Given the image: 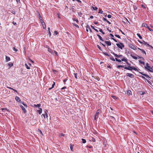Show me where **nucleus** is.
<instances>
[{"label": "nucleus", "mask_w": 153, "mask_h": 153, "mask_svg": "<svg viewBox=\"0 0 153 153\" xmlns=\"http://www.w3.org/2000/svg\"><path fill=\"white\" fill-rule=\"evenodd\" d=\"M142 27H148L147 25L145 23H143L142 25Z\"/></svg>", "instance_id": "obj_17"}, {"label": "nucleus", "mask_w": 153, "mask_h": 153, "mask_svg": "<svg viewBox=\"0 0 153 153\" xmlns=\"http://www.w3.org/2000/svg\"><path fill=\"white\" fill-rule=\"evenodd\" d=\"M42 108H39V109L37 111V112L39 113V114H40L42 113Z\"/></svg>", "instance_id": "obj_14"}, {"label": "nucleus", "mask_w": 153, "mask_h": 153, "mask_svg": "<svg viewBox=\"0 0 153 153\" xmlns=\"http://www.w3.org/2000/svg\"><path fill=\"white\" fill-rule=\"evenodd\" d=\"M145 68L147 70L153 72V66L151 67L149 66V63H146V66H145Z\"/></svg>", "instance_id": "obj_1"}, {"label": "nucleus", "mask_w": 153, "mask_h": 153, "mask_svg": "<svg viewBox=\"0 0 153 153\" xmlns=\"http://www.w3.org/2000/svg\"><path fill=\"white\" fill-rule=\"evenodd\" d=\"M13 49L15 52H17L18 51V50L16 49L15 47H13Z\"/></svg>", "instance_id": "obj_44"}, {"label": "nucleus", "mask_w": 153, "mask_h": 153, "mask_svg": "<svg viewBox=\"0 0 153 153\" xmlns=\"http://www.w3.org/2000/svg\"><path fill=\"white\" fill-rule=\"evenodd\" d=\"M140 58L142 60H144V59L143 57H140V56L138 57V59Z\"/></svg>", "instance_id": "obj_58"}, {"label": "nucleus", "mask_w": 153, "mask_h": 153, "mask_svg": "<svg viewBox=\"0 0 153 153\" xmlns=\"http://www.w3.org/2000/svg\"><path fill=\"white\" fill-rule=\"evenodd\" d=\"M55 85V82H53V84L52 86V88H54V85Z\"/></svg>", "instance_id": "obj_53"}, {"label": "nucleus", "mask_w": 153, "mask_h": 153, "mask_svg": "<svg viewBox=\"0 0 153 153\" xmlns=\"http://www.w3.org/2000/svg\"><path fill=\"white\" fill-rule=\"evenodd\" d=\"M103 53L104 54V55H105V56H110V55L107 53L105 52H103Z\"/></svg>", "instance_id": "obj_29"}, {"label": "nucleus", "mask_w": 153, "mask_h": 153, "mask_svg": "<svg viewBox=\"0 0 153 153\" xmlns=\"http://www.w3.org/2000/svg\"><path fill=\"white\" fill-rule=\"evenodd\" d=\"M48 33H49V36H51V33L50 31H48Z\"/></svg>", "instance_id": "obj_56"}, {"label": "nucleus", "mask_w": 153, "mask_h": 153, "mask_svg": "<svg viewBox=\"0 0 153 153\" xmlns=\"http://www.w3.org/2000/svg\"><path fill=\"white\" fill-rule=\"evenodd\" d=\"M131 92L129 90L128 91V95H130L131 94Z\"/></svg>", "instance_id": "obj_51"}, {"label": "nucleus", "mask_w": 153, "mask_h": 153, "mask_svg": "<svg viewBox=\"0 0 153 153\" xmlns=\"http://www.w3.org/2000/svg\"><path fill=\"white\" fill-rule=\"evenodd\" d=\"M137 36L139 37V38L140 39H142V37L140 35L139 33H137Z\"/></svg>", "instance_id": "obj_20"}, {"label": "nucleus", "mask_w": 153, "mask_h": 153, "mask_svg": "<svg viewBox=\"0 0 153 153\" xmlns=\"http://www.w3.org/2000/svg\"><path fill=\"white\" fill-rule=\"evenodd\" d=\"M102 20L104 21H106V22H107L108 20L106 18H104V17L103 18Z\"/></svg>", "instance_id": "obj_46"}, {"label": "nucleus", "mask_w": 153, "mask_h": 153, "mask_svg": "<svg viewBox=\"0 0 153 153\" xmlns=\"http://www.w3.org/2000/svg\"><path fill=\"white\" fill-rule=\"evenodd\" d=\"M98 8L97 7H94L92 6L91 7V9L94 10H97V9Z\"/></svg>", "instance_id": "obj_19"}, {"label": "nucleus", "mask_w": 153, "mask_h": 153, "mask_svg": "<svg viewBox=\"0 0 153 153\" xmlns=\"http://www.w3.org/2000/svg\"><path fill=\"white\" fill-rule=\"evenodd\" d=\"M73 20L74 21H75L76 22V23L78 24L79 23V21L77 19H73Z\"/></svg>", "instance_id": "obj_27"}, {"label": "nucleus", "mask_w": 153, "mask_h": 153, "mask_svg": "<svg viewBox=\"0 0 153 153\" xmlns=\"http://www.w3.org/2000/svg\"><path fill=\"white\" fill-rule=\"evenodd\" d=\"M48 112V111L47 110H46L45 111V114L47 118L48 117V115L47 114V113Z\"/></svg>", "instance_id": "obj_37"}, {"label": "nucleus", "mask_w": 153, "mask_h": 153, "mask_svg": "<svg viewBox=\"0 0 153 153\" xmlns=\"http://www.w3.org/2000/svg\"><path fill=\"white\" fill-rule=\"evenodd\" d=\"M13 65V63L12 62H10L8 64V65L10 67L12 66Z\"/></svg>", "instance_id": "obj_25"}, {"label": "nucleus", "mask_w": 153, "mask_h": 153, "mask_svg": "<svg viewBox=\"0 0 153 153\" xmlns=\"http://www.w3.org/2000/svg\"><path fill=\"white\" fill-rule=\"evenodd\" d=\"M110 35L112 37V38H113L114 37V35L111 33H110Z\"/></svg>", "instance_id": "obj_62"}, {"label": "nucleus", "mask_w": 153, "mask_h": 153, "mask_svg": "<svg viewBox=\"0 0 153 153\" xmlns=\"http://www.w3.org/2000/svg\"><path fill=\"white\" fill-rule=\"evenodd\" d=\"M54 34L55 35H56L58 34V32L57 31H55L54 32Z\"/></svg>", "instance_id": "obj_54"}, {"label": "nucleus", "mask_w": 153, "mask_h": 153, "mask_svg": "<svg viewBox=\"0 0 153 153\" xmlns=\"http://www.w3.org/2000/svg\"><path fill=\"white\" fill-rule=\"evenodd\" d=\"M15 99L17 101L19 102H20L21 101V100L17 96H16L15 97Z\"/></svg>", "instance_id": "obj_10"}, {"label": "nucleus", "mask_w": 153, "mask_h": 153, "mask_svg": "<svg viewBox=\"0 0 153 153\" xmlns=\"http://www.w3.org/2000/svg\"><path fill=\"white\" fill-rule=\"evenodd\" d=\"M82 143H86V140H85V139H83V138H82Z\"/></svg>", "instance_id": "obj_28"}, {"label": "nucleus", "mask_w": 153, "mask_h": 153, "mask_svg": "<svg viewBox=\"0 0 153 153\" xmlns=\"http://www.w3.org/2000/svg\"><path fill=\"white\" fill-rule=\"evenodd\" d=\"M99 13H100L102 14L103 13V11L100 8L99 9Z\"/></svg>", "instance_id": "obj_31"}, {"label": "nucleus", "mask_w": 153, "mask_h": 153, "mask_svg": "<svg viewBox=\"0 0 153 153\" xmlns=\"http://www.w3.org/2000/svg\"><path fill=\"white\" fill-rule=\"evenodd\" d=\"M13 24L14 25H15L16 24V22H14V21H13Z\"/></svg>", "instance_id": "obj_64"}, {"label": "nucleus", "mask_w": 153, "mask_h": 153, "mask_svg": "<svg viewBox=\"0 0 153 153\" xmlns=\"http://www.w3.org/2000/svg\"><path fill=\"white\" fill-rule=\"evenodd\" d=\"M122 61H124L126 62L127 61V60L126 59L124 58L121 59Z\"/></svg>", "instance_id": "obj_22"}, {"label": "nucleus", "mask_w": 153, "mask_h": 153, "mask_svg": "<svg viewBox=\"0 0 153 153\" xmlns=\"http://www.w3.org/2000/svg\"><path fill=\"white\" fill-rule=\"evenodd\" d=\"M127 76H128L131 78H133L134 77V75L131 74L127 73L126 74Z\"/></svg>", "instance_id": "obj_7"}, {"label": "nucleus", "mask_w": 153, "mask_h": 153, "mask_svg": "<svg viewBox=\"0 0 153 153\" xmlns=\"http://www.w3.org/2000/svg\"><path fill=\"white\" fill-rule=\"evenodd\" d=\"M141 51L143 53H144L145 55H146V53L143 49H142V50H141Z\"/></svg>", "instance_id": "obj_35"}, {"label": "nucleus", "mask_w": 153, "mask_h": 153, "mask_svg": "<svg viewBox=\"0 0 153 153\" xmlns=\"http://www.w3.org/2000/svg\"><path fill=\"white\" fill-rule=\"evenodd\" d=\"M6 62H7L9 61H10V57L9 56H6Z\"/></svg>", "instance_id": "obj_12"}, {"label": "nucleus", "mask_w": 153, "mask_h": 153, "mask_svg": "<svg viewBox=\"0 0 153 153\" xmlns=\"http://www.w3.org/2000/svg\"><path fill=\"white\" fill-rule=\"evenodd\" d=\"M107 17L108 18H110L111 17V15L109 14L107 16Z\"/></svg>", "instance_id": "obj_49"}, {"label": "nucleus", "mask_w": 153, "mask_h": 153, "mask_svg": "<svg viewBox=\"0 0 153 153\" xmlns=\"http://www.w3.org/2000/svg\"><path fill=\"white\" fill-rule=\"evenodd\" d=\"M127 64L128 65V66H130L131 65V64L129 63L128 62V61H127V62H126Z\"/></svg>", "instance_id": "obj_50"}, {"label": "nucleus", "mask_w": 153, "mask_h": 153, "mask_svg": "<svg viewBox=\"0 0 153 153\" xmlns=\"http://www.w3.org/2000/svg\"><path fill=\"white\" fill-rule=\"evenodd\" d=\"M99 111H100L99 109H98L97 111L95 114V117H94V120H96V119H97L98 117V115L99 114Z\"/></svg>", "instance_id": "obj_5"}, {"label": "nucleus", "mask_w": 153, "mask_h": 153, "mask_svg": "<svg viewBox=\"0 0 153 153\" xmlns=\"http://www.w3.org/2000/svg\"><path fill=\"white\" fill-rule=\"evenodd\" d=\"M65 136V134L63 133H61L59 134V136Z\"/></svg>", "instance_id": "obj_48"}, {"label": "nucleus", "mask_w": 153, "mask_h": 153, "mask_svg": "<svg viewBox=\"0 0 153 153\" xmlns=\"http://www.w3.org/2000/svg\"><path fill=\"white\" fill-rule=\"evenodd\" d=\"M47 48H48V51L50 52L52 54L53 52V50L50 48H49L48 47Z\"/></svg>", "instance_id": "obj_16"}, {"label": "nucleus", "mask_w": 153, "mask_h": 153, "mask_svg": "<svg viewBox=\"0 0 153 153\" xmlns=\"http://www.w3.org/2000/svg\"><path fill=\"white\" fill-rule=\"evenodd\" d=\"M128 47L134 50H136L137 49V48H136V47L135 46L131 44H129Z\"/></svg>", "instance_id": "obj_4"}, {"label": "nucleus", "mask_w": 153, "mask_h": 153, "mask_svg": "<svg viewBox=\"0 0 153 153\" xmlns=\"http://www.w3.org/2000/svg\"><path fill=\"white\" fill-rule=\"evenodd\" d=\"M131 57H132L134 59H137V57L136 56H134L132 54L131 55Z\"/></svg>", "instance_id": "obj_23"}, {"label": "nucleus", "mask_w": 153, "mask_h": 153, "mask_svg": "<svg viewBox=\"0 0 153 153\" xmlns=\"http://www.w3.org/2000/svg\"><path fill=\"white\" fill-rule=\"evenodd\" d=\"M20 107H21V108H22V110L24 112V113H26V110L25 109V108H24L22 105H20Z\"/></svg>", "instance_id": "obj_9"}, {"label": "nucleus", "mask_w": 153, "mask_h": 153, "mask_svg": "<svg viewBox=\"0 0 153 153\" xmlns=\"http://www.w3.org/2000/svg\"><path fill=\"white\" fill-rule=\"evenodd\" d=\"M70 145L71 146H70V148L71 150L72 151H73V146H74V145H72L71 144Z\"/></svg>", "instance_id": "obj_21"}, {"label": "nucleus", "mask_w": 153, "mask_h": 153, "mask_svg": "<svg viewBox=\"0 0 153 153\" xmlns=\"http://www.w3.org/2000/svg\"><path fill=\"white\" fill-rule=\"evenodd\" d=\"M147 29H148L149 30L151 31H153V30L150 28L149 26H148V27H146Z\"/></svg>", "instance_id": "obj_34"}, {"label": "nucleus", "mask_w": 153, "mask_h": 153, "mask_svg": "<svg viewBox=\"0 0 153 153\" xmlns=\"http://www.w3.org/2000/svg\"><path fill=\"white\" fill-rule=\"evenodd\" d=\"M148 44H149L147 42H145V41H143V45H147V46H148Z\"/></svg>", "instance_id": "obj_40"}, {"label": "nucleus", "mask_w": 153, "mask_h": 153, "mask_svg": "<svg viewBox=\"0 0 153 153\" xmlns=\"http://www.w3.org/2000/svg\"><path fill=\"white\" fill-rule=\"evenodd\" d=\"M88 30H89L91 32H92V30L90 27L88 25L86 26V30L88 32Z\"/></svg>", "instance_id": "obj_11"}, {"label": "nucleus", "mask_w": 153, "mask_h": 153, "mask_svg": "<svg viewBox=\"0 0 153 153\" xmlns=\"http://www.w3.org/2000/svg\"><path fill=\"white\" fill-rule=\"evenodd\" d=\"M74 77H75V78H76V79H77L78 78L77 76V74L76 73H74Z\"/></svg>", "instance_id": "obj_41"}, {"label": "nucleus", "mask_w": 153, "mask_h": 153, "mask_svg": "<svg viewBox=\"0 0 153 153\" xmlns=\"http://www.w3.org/2000/svg\"><path fill=\"white\" fill-rule=\"evenodd\" d=\"M139 62L142 64H143V65H145V63L144 62L142 61L141 60H139Z\"/></svg>", "instance_id": "obj_32"}, {"label": "nucleus", "mask_w": 153, "mask_h": 153, "mask_svg": "<svg viewBox=\"0 0 153 153\" xmlns=\"http://www.w3.org/2000/svg\"><path fill=\"white\" fill-rule=\"evenodd\" d=\"M110 59L113 61H115V59L112 56L110 57Z\"/></svg>", "instance_id": "obj_30"}, {"label": "nucleus", "mask_w": 153, "mask_h": 153, "mask_svg": "<svg viewBox=\"0 0 153 153\" xmlns=\"http://www.w3.org/2000/svg\"><path fill=\"white\" fill-rule=\"evenodd\" d=\"M115 59L116 60V61L119 62H121V60H120V59H117V58H115Z\"/></svg>", "instance_id": "obj_38"}, {"label": "nucleus", "mask_w": 153, "mask_h": 153, "mask_svg": "<svg viewBox=\"0 0 153 153\" xmlns=\"http://www.w3.org/2000/svg\"><path fill=\"white\" fill-rule=\"evenodd\" d=\"M124 69L130 71H132V70H134L135 71H137V69L135 67H131L130 66H128V67H125Z\"/></svg>", "instance_id": "obj_2"}, {"label": "nucleus", "mask_w": 153, "mask_h": 153, "mask_svg": "<svg viewBox=\"0 0 153 153\" xmlns=\"http://www.w3.org/2000/svg\"><path fill=\"white\" fill-rule=\"evenodd\" d=\"M73 24L75 26H76V27H79V26H78V25L74 23H73Z\"/></svg>", "instance_id": "obj_45"}, {"label": "nucleus", "mask_w": 153, "mask_h": 153, "mask_svg": "<svg viewBox=\"0 0 153 153\" xmlns=\"http://www.w3.org/2000/svg\"><path fill=\"white\" fill-rule=\"evenodd\" d=\"M112 53L116 57H118V55H117V54L115 53L114 52H112Z\"/></svg>", "instance_id": "obj_33"}, {"label": "nucleus", "mask_w": 153, "mask_h": 153, "mask_svg": "<svg viewBox=\"0 0 153 153\" xmlns=\"http://www.w3.org/2000/svg\"><path fill=\"white\" fill-rule=\"evenodd\" d=\"M25 66L26 67V68L28 69H30V68L27 65V64H25Z\"/></svg>", "instance_id": "obj_26"}, {"label": "nucleus", "mask_w": 153, "mask_h": 153, "mask_svg": "<svg viewBox=\"0 0 153 153\" xmlns=\"http://www.w3.org/2000/svg\"><path fill=\"white\" fill-rule=\"evenodd\" d=\"M115 36L116 37H117V38H118L121 39V38H120V36H119V35H118L115 34Z\"/></svg>", "instance_id": "obj_42"}, {"label": "nucleus", "mask_w": 153, "mask_h": 153, "mask_svg": "<svg viewBox=\"0 0 153 153\" xmlns=\"http://www.w3.org/2000/svg\"><path fill=\"white\" fill-rule=\"evenodd\" d=\"M143 41H144V40H143V41L142 42V41H141L140 40H138V42L140 44H143Z\"/></svg>", "instance_id": "obj_47"}, {"label": "nucleus", "mask_w": 153, "mask_h": 153, "mask_svg": "<svg viewBox=\"0 0 153 153\" xmlns=\"http://www.w3.org/2000/svg\"><path fill=\"white\" fill-rule=\"evenodd\" d=\"M40 106H41V105L40 104H37V105H36V104L34 105V106L35 107H40Z\"/></svg>", "instance_id": "obj_24"}, {"label": "nucleus", "mask_w": 153, "mask_h": 153, "mask_svg": "<svg viewBox=\"0 0 153 153\" xmlns=\"http://www.w3.org/2000/svg\"><path fill=\"white\" fill-rule=\"evenodd\" d=\"M40 22L42 25V27H43V29H45L46 28V25L45 24V23L44 22V21L43 20L41 21Z\"/></svg>", "instance_id": "obj_6"}, {"label": "nucleus", "mask_w": 153, "mask_h": 153, "mask_svg": "<svg viewBox=\"0 0 153 153\" xmlns=\"http://www.w3.org/2000/svg\"><path fill=\"white\" fill-rule=\"evenodd\" d=\"M39 13V14H38V18H39V19L40 20V21L41 22V21L43 20H42V17L41 16L40 14Z\"/></svg>", "instance_id": "obj_15"}, {"label": "nucleus", "mask_w": 153, "mask_h": 153, "mask_svg": "<svg viewBox=\"0 0 153 153\" xmlns=\"http://www.w3.org/2000/svg\"><path fill=\"white\" fill-rule=\"evenodd\" d=\"M97 47L99 48V49L100 50H101V48L99 46V45H97Z\"/></svg>", "instance_id": "obj_57"}, {"label": "nucleus", "mask_w": 153, "mask_h": 153, "mask_svg": "<svg viewBox=\"0 0 153 153\" xmlns=\"http://www.w3.org/2000/svg\"><path fill=\"white\" fill-rule=\"evenodd\" d=\"M110 119H113L114 120H115V119L114 117H113L112 116H111V115H110Z\"/></svg>", "instance_id": "obj_43"}, {"label": "nucleus", "mask_w": 153, "mask_h": 153, "mask_svg": "<svg viewBox=\"0 0 153 153\" xmlns=\"http://www.w3.org/2000/svg\"><path fill=\"white\" fill-rule=\"evenodd\" d=\"M111 97L114 99H116V97L114 96H112Z\"/></svg>", "instance_id": "obj_61"}, {"label": "nucleus", "mask_w": 153, "mask_h": 153, "mask_svg": "<svg viewBox=\"0 0 153 153\" xmlns=\"http://www.w3.org/2000/svg\"><path fill=\"white\" fill-rule=\"evenodd\" d=\"M22 103L24 106L26 108H27V105L26 104H25L24 102H22Z\"/></svg>", "instance_id": "obj_39"}, {"label": "nucleus", "mask_w": 153, "mask_h": 153, "mask_svg": "<svg viewBox=\"0 0 153 153\" xmlns=\"http://www.w3.org/2000/svg\"><path fill=\"white\" fill-rule=\"evenodd\" d=\"M117 68H124V66L123 65H118L117 67Z\"/></svg>", "instance_id": "obj_36"}, {"label": "nucleus", "mask_w": 153, "mask_h": 153, "mask_svg": "<svg viewBox=\"0 0 153 153\" xmlns=\"http://www.w3.org/2000/svg\"><path fill=\"white\" fill-rule=\"evenodd\" d=\"M148 46L153 49V47L152 45H150L149 44H148Z\"/></svg>", "instance_id": "obj_55"}, {"label": "nucleus", "mask_w": 153, "mask_h": 153, "mask_svg": "<svg viewBox=\"0 0 153 153\" xmlns=\"http://www.w3.org/2000/svg\"><path fill=\"white\" fill-rule=\"evenodd\" d=\"M141 7L143 8H146V7L143 4L141 5Z\"/></svg>", "instance_id": "obj_59"}, {"label": "nucleus", "mask_w": 153, "mask_h": 153, "mask_svg": "<svg viewBox=\"0 0 153 153\" xmlns=\"http://www.w3.org/2000/svg\"><path fill=\"white\" fill-rule=\"evenodd\" d=\"M105 42L108 46H110L111 45V43L110 41H105Z\"/></svg>", "instance_id": "obj_13"}, {"label": "nucleus", "mask_w": 153, "mask_h": 153, "mask_svg": "<svg viewBox=\"0 0 153 153\" xmlns=\"http://www.w3.org/2000/svg\"><path fill=\"white\" fill-rule=\"evenodd\" d=\"M11 13H13V14H15V11L13 10H11Z\"/></svg>", "instance_id": "obj_52"}, {"label": "nucleus", "mask_w": 153, "mask_h": 153, "mask_svg": "<svg viewBox=\"0 0 153 153\" xmlns=\"http://www.w3.org/2000/svg\"><path fill=\"white\" fill-rule=\"evenodd\" d=\"M99 31H100V32H101V33H102V32H103V31H102V29H100V28H99Z\"/></svg>", "instance_id": "obj_63"}, {"label": "nucleus", "mask_w": 153, "mask_h": 153, "mask_svg": "<svg viewBox=\"0 0 153 153\" xmlns=\"http://www.w3.org/2000/svg\"><path fill=\"white\" fill-rule=\"evenodd\" d=\"M140 73L141 75L145 76L147 78H151V77H149L148 75L143 73V72H140Z\"/></svg>", "instance_id": "obj_8"}, {"label": "nucleus", "mask_w": 153, "mask_h": 153, "mask_svg": "<svg viewBox=\"0 0 153 153\" xmlns=\"http://www.w3.org/2000/svg\"><path fill=\"white\" fill-rule=\"evenodd\" d=\"M115 42H117V41L115 39H114V38H111Z\"/></svg>", "instance_id": "obj_60"}, {"label": "nucleus", "mask_w": 153, "mask_h": 153, "mask_svg": "<svg viewBox=\"0 0 153 153\" xmlns=\"http://www.w3.org/2000/svg\"><path fill=\"white\" fill-rule=\"evenodd\" d=\"M116 45L119 48L121 49H122L124 47L123 44L122 42H120L119 43H117Z\"/></svg>", "instance_id": "obj_3"}, {"label": "nucleus", "mask_w": 153, "mask_h": 153, "mask_svg": "<svg viewBox=\"0 0 153 153\" xmlns=\"http://www.w3.org/2000/svg\"><path fill=\"white\" fill-rule=\"evenodd\" d=\"M97 36L99 38L100 40H101L102 41H104V40H103L102 37H101V36H100L98 34H97Z\"/></svg>", "instance_id": "obj_18"}]
</instances>
